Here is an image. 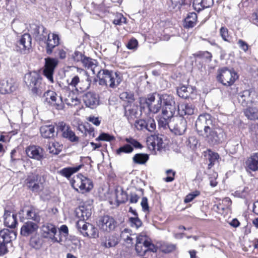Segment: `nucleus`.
Wrapping results in <instances>:
<instances>
[{
	"mask_svg": "<svg viewBox=\"0 0 258 258\" xmlns=\"http://www.w3.org/2000/svg\"><path fill=\"white\" fill-rule=\"evenodd\" d=\"M30 245L35 249H39L41 246L40 238L37 236H32L30 239Z\"/></svg>",
	"mask_w": 258,
	"mask_h": 258,
	"instance_id": "nucleus-53",
	"label": "nucleus"
},
{
	"mask_svg": "<svg viewBox=\"0 0 258 258\" xmlns=\"http://www.w3.org/2000/svg\"><path fill=\"white\" fill-rule=\"evenodd\" d=\"M64 103L69 106H76L80 104V100L77 96H75V97L69 96V98L65 99Z\"/></svg>",
	"mask_w": 258,
	"mask_h": 258,
	"instance_id": "nucleus-50",
	"label": "nucleus"
},
{
	"mask_svg": "<svg viewBox=\"0 0 258 258\" xmlns=\"http://www.w3.org/2000/svg\"><path fill=\"white\" fill-rule=\"evenodd\" d=\"M124 141L128 143L119 147L115 151L117 155H121L122 154H130L134 151V148L141 149L143 146L137 140L132 137L126 138Z\"/></svg>",
	"mask_w": 258,
	"mask_h": 258,
	"instance_id": "nucleus-11",
	"label": "nucleus"
},
{
	"mask_svg": "<svg viewBox=\"0 0 258 258\" xmlns=\"http://www.w3.org/2000/svg\"><path fill=\"white\" fill-rule=\"evenodd\" d=\"M120 241V238L116 233H110L104 235L101 238V245L107 248L116 246Z\"/></svg>",
	"mask_w": 258,
	"mask_h": 258,
	"instance_id": "nucleus-19",
	"label": "nucleus"
},
{
	"mask_svg": "<svg viewBox=\"0 0 258 258\" xmlns=\"http://www.w3.org/2000/svg\"><path fill=\"white\" fill-rule=\"evenodd\" d=\"M219 32L221 37L224 41L230 42L231 36L229 34V30L226 27H222Z\"/></svg>",
	"mask_w": 258,
	"mask_h": 258,
	"instance_id": "nucleus-47",
	"label": "nucleus"
},
{
	"mask_svg": "<svg viewBox=\"0 0 258 258\" xmlns=\"http://www.w3.org/2000/svg\"><path fill=\"white\" fill-rule=\"evenodd\" d=\"M243 112L248 120L258 121V104L256 102L246 106L243 110Z\"/></svg>",
	"mask_w": 258,
	"mask_h": 258,
	"instance_id": "nucleus-24",
	"label": "nucleus"
},
{
	"mask_svg": "<svg viewBox=\"0 0 258 258\" xmlns=\"http://www.w3.org/2000/svg\"><path fill=\"white\" fill-rule=\"evenodd\" d=\"M39 78V75L35 72L26 74L24 78L25 84L31 90L32 93L36 95L41 93L38 84Z\"/></svg>",
	"mask_w": 258,
	"mask_h": 258,
	"instance_id": "nucleus-12",
	"label": "nucleus"
},
{
	"mask_svg": "<svg viewBox=\"0 0 258 258\" xmlns=\"http://www.w3.org/2000/svg\"><path fill=\"white\" fill-rule=\"evenodd\" d=\"M98 226L102 231L110 233L115 231L118 228V225L117 221L112 216L104 215L100 218Z\"/></svg>",
	"mask_w": 258,
	"mask_h": 258,
	"instance_id": "nucleus-8",
	"label": "nucleus"
},
{
	"mask_svg": "<svg viewBox=\"0 0 258 258\" xmlns=\"http://www.w3.org/2000/svg\"><path fill=\"white\" fill-rule=\"evenodd\" d=\"M167 176L164 179V180L167 182H171L174 180L175 172L171 169H168L166 171Z\"/></svg>",
	"mask_w": 258,
	"mask_h": 258,
	"instance_id": "nucleus-60",
	"label": "nucleus"
},
{
	"mask_svg": "<svg viewBox=\"0 0 258 258\" xmlns=\"http://www.w3.org/2000/svg\"><path fill=\"white\" fill-rule=\"evenodd\" d=\"M208 160L209 162L208 165V169H210L214 166L216 162L218 161L220 156L217 153L214 152L210 149H208Z\"/></svg>",
	"mask_w": 258,
	"mask_h": 258,
	"instance_id": "nucleus-40",
	"label": "nucleus"
},
{
	"mask_svg": "<svg viewBox=\"0 0 258 258\" xmlns=\"http://www.w3.org/2000/svg\"><path fill=\"white\" fill-rule=\"evenodd\" d=\"M58 61L57 59L48 57L45 58V64L43 70V75L51 82L53 83V74Z\"/></svg>",
	"mask_w": 258,
	"mask_h": 258,
	"instance_id": "nucleus-13",
	"label": "nucleus"
},
{
	"mask_svg": "<svg viewBox=\"0 0 258 258\" xmlns=\"http://www.w3.org/2000/svg\"><path fill=\"white\" fill-rule=\"evenodd\" d=\"M42 183L40 182V176L33 173L28 175L24 181V185L32 192H39L42 191Z\"/></svg>",
	"mask_w": 258,
	"mask_h": 258,
	"instance_id": "nucleus-6",
	"label": "nucleus"
},
{
	"mask_svg": "<svg viewBox=\"0 0 258 258\" xmlns=\"http://www.w3.org/2000/svg\"><path fill=\"white\" fill-rule=\"evenodd\" d=\"M68 82L69 86L77 89V86L79 83H81V81L78 75H76L72 78L70 82H69L68 81Z\"/></svg>",
	"mask_w": 258,
	"mask_h": 258,
	"instance_id": "nucleus-62",
	"label": "nucleus"
},
{
	"mask_svg": "<svg viewBox=\"0 0 258 258\" xmlns=\"http://www.w3.org/2000/svg\"><path fill=\"white\" fill-rule=\"evenodd\" d=\"M99 84L105 85L110 88L117 87L122 81V77L118 72H114L107 69H101L97 75Z\"/></svg>",
	"mask_w": 258,
	"mask_h": 258,
	"instance_id": "nucleus-2",
	"label": "nucleus"
},
{
	"mask_svg": "<svg viewBox=\"0 0 258 258\" xmlns=\"http://www.w3.org/2000/svg\"><path fill=\"white\" fill-rule=\"evenodd\" d=\"M56 130L57 133L60 134L62 138L71 142L77 143L79 141V138L76 135L70 126L63 121L58 123Z\"/></svg>",
	"mask_w": 258,
	"mask_h": 258,
	"instance_id": "nucleus-7",
	"label": "nucleus"
},
{
	"mask_svg": "<svg viewBox=\"0 0 258 258\" xmlns=\"http://www.w3.org/2000/svg\"><path fill=\"white\" fill-rule=\"evenodd\" d=\"M114 139L115 138L113 136L110 135L107 133H102L96 139V140L110 142L113 141Z\"/></svg>",
	"mask_w": 258,
	"mask_h": 258,
	"instance_id": "nucleus-52",
	"label": "nucleus"
},
{
	"mask_svg": "<svg viewBox=\"0 0 258 258\" xmlns=\"http://www.w3.org/2000/svg\"><path fill=\"white\" fill-rule=\"evenodd\" d=\"M142 210L144 212L149 211V207L148 205V199L146 197H143L141 203Z\"/></svg>",
	"mask_w": 258,
	"mask_h": 258,
	"instance_id": "nucleus-63",
	"label": "nucleus"
},
{
	"mask_svg": "<svg viewBox=\"0 0 258 258\" xmlns=\"http://www.w3.org/2000/svg\"><path fill=\"white\" fill-rule=\"evenodd\" d=\"M26 219L31 220L34 223H39L41 220L39 210L32 205L28 206V208L26 210Z\"/></svg>",
	"mask_w": 258,
	"mask_h": 258,
	"instance_id": "nucleus-29",
	"label": "nucleus"
},
{
	"mask_svg": "<svg viewBox=\"0 0 258 258\" xmlns=\"http://www.w3.org/2000/svg\"><path fill=\"white\" fill-rule=\"evenodd\" d=\"M239 47L244 52H246L249 48V45L242 39H239L237 41Z\"/></svg>",
	"mask_w": 258,
	"mask_h": 258,
	"instance_id": "nucleus-64",
	"label": "nucleus"
},
{
	"mask_svg": "<svg viewBox=\"0 0 258 258\" xmlns=\"http://www.w3.org/2000/svg\"><path fill=\"white\" fill-rule=\"evenodd\" d=\"M145 242V237L140 236L137 237L135 249L140 255H144L146 253V247L144 245Z\"/></svg>",
	"mask_w": 258,
	"mask_h": 258,
	"instance_id": "nucleus-36",
	"label": "nucleus"
},
{
	"mask_svg": "<svg viewBox=\"0 0 258 258\" xmlns=\"http://www.w3.org/2000/svg\"><path fill=\"white\" fill-rule=\"evenodd\" d=\"M84 166L83 164H81L76 167H69L63 168L61 169L59 172V174L61 176H64L67 178H70L73 174L78 172L81 168Z\"/></svg>",
	"mask_w": 258,
	"mask_h": 258,
	"instance_id": "nucleus-35",
	"label": "nucleus"
},
{
	"mask_svg": "<svg viewBox=\"0 0 258 258\" xmlns=\"http://www.w3.org/2000/svg\"><path fill=\"white\" fill-rule=\"evenodd\" d=\"M246 172L251 174L252 172L258 171V152L254 153L248 157L244 163Z\"/></svg>",
	"mask_w": 258,
	"mask_h": 258,
	"instance_id": "nucleus-18",
	"label": "nucleus"
},
{
	"mask_svg": "<svg viewBox=\"0 0 258 258\" xmlns=\"http://www.w3.org/2000/svg\"><path fill=\"white\" fill-rule=\"evenodd\" d=\"M120 98L128 104H132L135 101L134 94L131 92H123L120 94Z\"/></svg>",
	"mask_w": 258,
	"mask_h": 258,
	"instance_id": "nucleus-45",
	"label": "nucleus"
},
{
	"mask_svg": "<svg viewBox=\"0 0 258 258\" xmlns=\"http://www.w3.org/2000/svg\"><path fill=\"white\" fill-rule=\"evenodd\" d=\"M76 216L79 218V220L86 221L92 215L91 208L82 206L79 207L76 211Z\"/></svg>",
	"mask_w": 258,
	"mask_h": 258,
	"instance_id": "nucleus-31",
	"label": "nucleus"
},
{
	"mask_svg": "<svg viewBox=\"0 0 258 258\" xmlns=\"http://www.w3.org/2000/svg\"><path fill=\"white\" fill-rule=\"evenodd\" d=\"M126 19L121 13H117L113 21V23L115 25H121L126 23Z\"/></svg>",
	"mask_w": 258,
	"mask_h": 258,
	"instance_id": "nucleus-48",
	"label": "nucleus"
},
{
	"mask_svg": "<svg viewBox=\"0 0 258 258\" xmlns=\"http://www.w3.org/2000/svg\"><path fill=\"white\" fill-rule=\"evenodd\" d=\"M158 94L157 93L149 94L145 98V103L147 104V106L149 108L150 111L154 113L159 112L161 108V104L159 102L158 100L156 104L153 105V102L155 100V97Z\"/></svg>",
	"mask_w": 258,
	"mask_h": 258,
	"instance_id": "nucleus-26",
	"label": "nucleus"
},
{
	"mask_svg": "<svg viewBox=\"0 0 258 258\" xmlns=\"http://www.w3.org/2000/svg\"><path fill=\"white\" fill-rule=\"evenodd\" d=\"M149 159V155L145 153L136 154L133 158L134 163L138 164H145Z\"/></svg>",
	"mask_w": 258,
	"mask_h": 258,
	"instance_id": "nucleus-42",
	"label": "nucleus"
},
{
	"mask_svg": "<svg viewBox=\"0 0 258 258\" xmlns=\"http://www.w3.org/2000/svg\"><path fill=\"white\" fill-rule=\"evenodd\" d=\"M11 212L8 210H5L4 217V225L10 228L13 229L17 227L18 225L17 214H13L11 215Z\"/></svg>",
	"mask_w": 258,
	"mask_h": 258,
	"instance_id": "nucleus-27",
	"label": "nucleus"
},
{
	"mask_svg": "<svg viewBox=\"0 0 258 258\" xmlns=\"http://www.w3.org/2000/svg\"><path fill=\"white\" fill-rule=\"evenodd\" d=\"M158 97V101L161 104L162 101H163L164 104L166 106H172V104L175 103L174 98L172 95L167 94H163L162 95H157Z\"/></svg>",
	"mask_w": 258,
	"mask_h": 258,
	"instance_id": "nucleus-41",
	"label": "nucleus"
},
{
	"mask_svg": "<svg viewBox=\"0 0 258 258\" xmlns=\"http://www.w3.org/2000/svg\"><path fill=\"white\" fill-rule=\"evenodd\" d=\"M171 122V120L164 117L159 116L158 119V124L160 127L166 128L167 126L170 127L169 123Z\"/></svg>",
	"mask_w": 258,
	"mask_h": 258,
	"instance_id": "nucleus-57",
	"label": "nucleus"
},
{
	"mask_svg": "<svg viewBox=\"0 0 258 258\" xmlns=\"http://www.w3.org/2000/svg\"><path fill=\"white\" fill-rule=\"evenodd\" d=\"M39 228L37 223L32 221L25 222L21 228V234L24 236L27 237L31 234L36 232Z\"/></svg>",
	"mask_w": 258,
	"mask_h": 258,
	"instance_id": "nucleus-25",
	"label": "nucleus"
},
{
	"mask_svg": "<svg viewBox=\"0 0 258 258\" xmlns=\"http://www.w3.org/2000/svg\"><path fill=\"white\" fill-rule=\"evenodd\" d=\"M90 225L92 224L87 223L84 220H78L76 223L77 229L84 236L86 235L85 232L88 230Z\"/></svg>",
	"mask_w": 258,
	"mask_h": 258,
	"instance_id": "nucleus-44",
	"label": "nucleus"
},
{
	"mask_svg": "<svg viewBox=\"0 0 258 258\" xmlns=\"http://www.w3.org/2000/svg\"><path fill=\"white\" fill-rule=\"evenodd\" d=\"M57 230L56 227L50 223H46L44 224L41 228V234L42 237L48 239L53 243L60 242L62 241L61 238L59 239L55 237Z\"/></svg>",
	"mask_w": 258,
	"mask_h": 258,
	"instance_id": "nucleus-10",
	"label": "nucleus"
},
{
	"mask_svg": "<svg viewBox=\"0 0 258 258\" xmlns=\"http://www.w3.org/2000/svg\"><path fill=\"white\" fill-rule=\"evenodd\" d=\"M239 78V75L233 69H229L226 67L219 68L217 71V81L226 87H230Z\"/></svg>",
	"mask_w": 258,
	"mask_h": 258,
	"instance_id": "nucleus-3",
	"label": "nucleus"
},
{
	"mask_svg": "<svg viewBox=\"0 0 258 258\" xmlns=\"http://www.w3.org/2000/svg\"><path fill=\"white\" fill-rule=\"evenodd\" d=\"M40 132L43 138H53L55 135V126L53 124L43 125L40 127Z\"/></svg>",
	"mask_w": 258,
	"mask_h": 258,
	"instance_id": "nucleus-33",
	"label": "nucleus"
},
{
	"mask_svg": "<svg viewBox=\"0 0 258 258\" xmlns=\"http://www.w3.org/2000/svg\"><path fill=\"white\" fill-rule=\"evenodd\" d=\"M16 237V234L7 229H4L0 231V256H3L8 253L9 250L7 244L12 241L13 237Z\"/></svg>",
	"mask_w": 258,
	"mask_h": 258,
	"instance_id": "nucleus-9",
	"label": "nucleus"
},
{
	"mask_svg": "<svg viewBox=\"0 0 258 258\" xmlns=\"http://www.w3.org/2000/svg\"><path fill=\"white\" fill-rule=\"evenodd\" d=\"M71 184L74 189L78 191L80 189L82 194L90 191L93 187L92 182L89 178L80 173L71 181Z\"/></svg>",
	"mask_w": 258,
	"mask_h": 258,
	"instance_id": "nucleus-5",
	"label": "nucleus"
},
{
	"mask_svg": "<svg viewBox=\"0 0 258 258\" xmlns=\"http://www.w3.org/2000/svg\"><path fill=\"white\" fill-rule=\"evenodd\" d=\"M128 104L124 106V115L129 123L132 124L137 118V111L132 108H127Z\"/></svg>",
	"mask_w": 258,
	"mask_h": 258,
	"instance_id": "nucleus-37",
	"label": "nucleus"
},
{
	"mask_svg": "<svg viewBox=\"0 0 258 258\" xmlns=\"http://www.w3.org/2000/svg\"><path fill=\"white\" fill-rule=\"evenodd\" d=\"M129 221L132 227H135L137 228L140 227L142 225V222L138 217H131L129 218Z\"/></svg>",
	"mask_w": 258,
	"mask_h": 258,
	"instance_id": "nucleus-56",
	"label": "nucleus"
},
{
	"mask_svg": "<svg viewBox=\"0 0 258 258\" xmlns=\"http://www.w3.org/2000/svg\"><path fill=\"white\" fill-rule=\"evenodd\" d=\"M18 87V84L17 81L13 78L0 81L1 94H10L16 91Z\"/></svg>",
	"mask_w": 258,
	"mask_h": 258,
	"instance_id": "nucleus-15",
	"label": "nucleus"
},
{
	"mask_svg": "<svg viewBox=\"0 0 258 258\" xmlns=\"http://www.w3.org/2000/svg\"><path fill=\"white\" fill-rule=\"evenodd\" d=\"M175 122L173 127V131L176 135H183L186 130V121L183 119H177L176 120H173Z\"/></svg>",
	"mask_w": 258,
	"mask_h": 258,
	"instance_id": "nucleus-32",
	"label": "nucleus"
},
{
	"mask_svg": "<svg viewBox=\"0 0 258 258\" xmlns=\"http://www.w3.org/2000/svg\"><path fill=\"white\" fill-rule=\"evenodd\" d=\"M82 63L84 68L87 69H91L93 71V73L95 74L94 70L98 65V61L97 60L92 59L91 57L85 55Z\"/></svg>",
	"mask_w": 258,
	"mask_h": 258,
	"instance_id": "nucleus-38",
	"label": "nucleus"
},
{
	"mask_svg": "<svg viewBox=\"0 0 258 258\" xmlns=\"http://www.w3.org/2000/svg\"><path fill=\"white\" fill-rule=\"evenodd\" d=\"M17 46L21 53L26 54L29 52L32 48V38L28 33H25L21 36L19 41L17 42Z\"/></svg>",
	"mask_w": 258,
	"mask_h": 258,
	"instance_id": "nucleus-16",
	"label": "nucleus"
},
{
	"mask_svg": "<svg viewBox=\"0 0 258 258\" xmlns=\"http://www.w3.org/2000/svg\"><path fill=\"white\" fill-rule=\"evenodd\" d=\"M195 58L203 59L205 61L210 62L212 59V54L208 51H199L193 54Z\"/></svg>",
	"mask_w": 258,
	"mask_h": 258,
	"instance_id": "nucleus-43",
	"label": "nucleus"
},
{
	"mask_svg": "<svg viewBox=\"0 0 258 258\" xmlns=\"http://www.w3.org/2000/svg\"><path fill=\"white\" fill-rule=\"evenodd\" d=\"M201 192L199 190H195L187 195L184 199L185 203H188L191 202L195 198L199 196Z\"/></svg>",
	"mask_w": 258,
	"mask_h": 258,
	"instance_id": "nucleus-54",
	"label": "nucleus"
},
{
	"mask_svg": "<svg viewBox=\"0 0 258 258\" xmlns=\"http://www.w3.org/2000/svg\"><path fill=\"white\" fill-rule=\"evenodd\" d=\"M198 16L196 13H189L183 21V27L185 29L194 28L197 24Z\"/></svg>",
	"mask_w": 258,
	"mask_h": 258,
	"instance_id": "nucleus-30",
	"label": "nucleus"
},
{
	"mask_svg": "<svg viewBox=\"0 0 258 258\" xmlns=\"http://www.w3.org/2000/svg\"><path fill=\"white\" fill-rule=\"evenodd\" d=\"M163 144L162 139L156 135L152 136L147 140L148 148L152 151H160L163 148Z\"/></svg>",
	"mask_w": 258,
	"mask_h": 258,
	"instance_id": "nucleus-28",
	"label": "nucleus"
},
{
	"mask_svg": "<svg viewBox=\"0 0 258 258\" xmlns=\"http://www.w3.org/2000/svg\"><path fill=\"white\" fill-rule=\"evenodd\" d=\"M196 128L198 134L202 136L210 144L219 143L220 135L222 130L214 123L212 116L209 113L200 115L196 122Z\"/></svg>",
	"mask_w": 258,
	"mask_h": 258,
	"instance_id": "nucleus-1",
	"label": "nucleus"
},
{
	"mask_svg": "<svg viewBox=\"0 0 258 258\" xmlns=\"http://www.w3.org/2000/svg\"><path fill=\"white\" fill-rule=\"evenodd\" d=\"M128 200L126 191L122 187L116 186L113 191L109 193L108 201L112 208H116L120 205L126 203Z\"/></svg>",
	"mask_w": 258,
	"mask_h": 258,
	"instance_id": "nucleus-4",
	"label": "nucleus"
},
{
	"mask_svg": "<svg viewBox=\"0 0 258 258\" xmlns=\"http://www.w3.org/2000/svg\"><path fill=\"white\" fill-rule=\"evenodd\" d=\"M134 124L138 130H143L148 127V123L144 119H141L136 120L135 121Z\"/></svg>",
	"mask_w": 258,
	"mask_h": 258,
	"instance_id": "nucleus-51",
	"label": "nucleus"
},
{
	"mask_svg": "<svg viewBox=\"0 0 258 258\" xmlns=\"http://www.w3.org/2000/svg\"><path fill=\"white\" fill-rule=\"evenodd\" d=\"M85 236L88 237L90 238H95L98 237L99 233L98 230L92 224L89 225V228L87 232H85Z\"/></svg>",
	"mask_w": 258,
	"mask_h": 258,
	"instance_id": "nucleus-46",
	"label": "nucleus"
},
{
	"mask_svg": "<svg viewBox=\"0 0 258 258\" xmlns=\"http://www.w3.org/2000/svg\"><path fill=\"white\" fill-rule=\"evenodd\" d=\"M60 38L55 33H50L48 36L47 40L45 42L46 52L47 54L50 55L53 51V49L60 44Z\"/></svg>",
	"mask_w": 258,
	"mask_h": 258,
	"instance_id": "nucleus-22",
	"label": "nucleus"
},
{
	"mask_svg": "<svg viewBox=\"0 0 258 258\" xmlns=\"http://www.w3.org/2000/svg\"><path fill=\"white\" fill-rule=\"evenodd\" d=\"M126 47L128 49H137L138 47V42L137 40L135 38H132L131 39L129 40V41L126 44Z\"/></svg>",
	"mask_w": 258,
	"mask_h": 258,
	"instance_id": "nucleus-55",
	"label": "nucleus"
},
{
	"mask_svg": "<svg viewBox=\"0 0 258 258\" xmlns=\"http://www.w3.org/2000/svg\"><path fill=\"white\" fill-rule=\"evenodd\" d=\"M254 96H256V95L254 91L251 90H244L238 95V102L243 107L248 106L249 103L252 104L256 102L253 100Z\"/></svg>",
	"mask_w": 258,
	"mask_h": 258,
	"instance_id": "nucleus-17",
	"label": "nucleus"
},
{
	"mask_svg": "<svg viewBox=\"0 0 258 258\" xmlns=\"http://www.w3.org/2000/svg\"><path fill=\"white\" fill-rule=\"evenodd\" d=\"M40 26H36L34 31L33 35L37 41L39 42H44L45 43L48 38V36L49 35L50 33H48L46 29L44 27H42V33H40Z\"/></svg>",
	"mask_w": 258,
	"mask_h": 258,
	"instance_id": "nucleus-34",
	"label": "nucleus"
},
{
	"mask_svg": "<svg viewBox=\"0 0 258 258\" xmlns=\"http://www.w3.org/2000/svg\"><path fill=\"white\" fill-rule=\"evenodd\" d=\"M214 208H216L215 210L216 212L220 214H223L227 211V209L224 207V204H223L222 201L218 204L215 205Z\"/></svg>",
	"mask_w": 258,
	"mask_h": 258,
	"instance_id": "nucleus-59",
	"label": "nucleus"
},
{
	"mask_svg": "<svg viewBox=\"0 0 258 258\" xmlns=\"http://www.w3.org/2000/svg\"><path fill=\"white\" fill-rule=\"evenodd\" d=\"M85 56V55L83 53L79 51H75L73 54L74 60L77 62L81 61L82 62Z\"/></svg>",
	"mask_w": 258,
	"mask_h": 258,
	"instance_id": "nucleus-61",
	"label": "nucleus"
},
{
	"mask_svg": "<svg viewBox=\"0 0 258 258\" xmlns=\"http://www.w3.org/2000/svg\"><path fill=\"white\" fill-rule=\"evenodd\" d=\"M85 105L92 109L95 108L99 104V97L95 93L88 92L83 96Z\"/></svg>",
	"mask_w": 258,
	"mask_h": 258,
	"instance_id": "nucleus-23",
	"label": "nucleus"
},
{
	"mask_svg": "<svg viewBox=\"0 0 258 258\" xmlns=\"http://www.w3.org/2000/svg\"><path fill=\"white\" fill-rule=\"evenodd\" d=\"M25 152L30 158L41 161L44 159L43 149L38 146L30 145L26 147Z\"/></svg>",
	"mask_w": 258,
	"mask_h": 258,
	"instance_id": "nucleus-20",
	"label": "nucleus"
},
{
	"mask_svg": "<svg viewBox=\"0 0 258 258\" xmlns=\"http://www.w3.org/2000/svg\"><path fill=\"white\" fill-rule=\"evenodd\" d=\"M46 101L54 106L56 109H63L64 105L61 96H58L53 91L48 90L44 94Z\"/></svg>",
	"mask_w": 258,
	"mask_h": 258,
	"instance_id": "nucleus-14",
	"label": "nucleus"
},
{
	"mask_svg": "<svg viewBox=\"0 0 258 258\" xmlns=\"http://www.w3.org/2000/svg\"><path fill=\"white\" fill-rule=\"evenodd\" d=\"M178 109L182 115H190L194 114L195 107L191 104L183 103L178 107Z\"/></svg>",
	"mask_w": 258,
	"mask_h": 258,
	"instance_id": "nucleus-39",
	"label": "nucleus"
},
{
	"mask_svg": "<svg viewBox=\"0 0 258 258\" xmlns=\"http://www.w3.org/2000/svg\"><path fill=\"white\" fill-rule=\"evenodd\" d=\"M177 94L179 97L183 99L192 98L194 95L197 93L195 87L189 85H180L176 88Z\"/></svg>",
	"mask_w": 258,
	"mask_h": 258,
	"instance_id": "nucleus-21",
	"label": "nucleus"
},
{
	"mask_svg": "<svg viewBox=\"0 0 258 258\" xmlns=\"http://www.w3.org/2000/svg\"><path fill=\"white\" fill-rule=\"evenodd\" d=\"M144 245L146 247V252L148 251L156 252L157 250V246L150 240L147 239L146 237Z\"/></svg>",
	"mask_w": 258,
	"mask_h": 258,
	"instance_id": "nucleus-49",
	"label": "nucleus"
},
{
	"mask_svg": "<svg viewBox=\"0 0 258 258\" xmlns=\"http://www.w3.org/2000/svg\"><path fill=\"white\" fill-rule=\"evenodd\" d=\"M161 251L165 253H170L175 249V245L173 244H164L161 246Z\"/></svg>",
	"mask_w": 258,
	"mask_h": 258,
	"instance_id": "nucleus-58",
	"label": "nucleus"
}]
</instances>
